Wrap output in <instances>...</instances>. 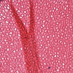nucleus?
I'll list each match as a JSON object with an SVG mask.
<instances>
[{
  "instance_id": "f03ea898",
  "label": "nucleus",
  "mask_w": 73,
  "mask_h": 73,
  "mask_svg": "<svg viewBox=\"0 0 73 73\" xmlns=\"http://www.w3.org/2000/svg\"><path fill=\"white\" fill-rule=\"evenodd\" d=\"M3 0H0V1H2Z\"/></svg>"
},
{
  "instance_id": "f257e3e1",
  "label": "nucleus",
  "mask_w": 73,
  "mask_h": 73,
  "mask_svg": "<svg viewBox=\"0 0 73 73\" xmlns=\"http://www.w3.org/2000/svg\"><path fill=\"white\" fill-rule=\"evenodd\" d=\"M48 69H50V67H49L48 68Z\"/></svg>"
},
{
  "instance_id": "7ed1b4c3",
  "label": "nucleus",
  "mask_w": 73,
  "mask_h": 73,
  "mask_svg": "<svg viewBox=\"0 0 73 73\" xmlns=\"http://www.w3.org/2000/svg\"><path fill=\"white\" fill-rule=\"evenodd\" d=\"M19 12H20V11H19Z\"/></svg>"
},
{
  "instance_id": "20e7f679",
  "label": "nucleus",
  "mask_w": 73,
  "mask_h": 73,
  "mask_svg": "<svg viewBox=\"0 0 73 73\" xmlns=\"http://www.w3.org/2000/svg\"><path fill=\"white\" fill-rule=\"evenodd\" d=\"M19 12H20V11H19Z\"/></svg>"
}]
</instances>
